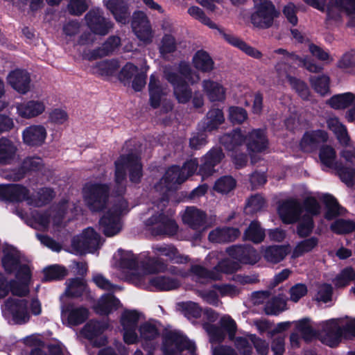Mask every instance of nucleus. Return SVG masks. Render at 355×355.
<instances>
[{
  "label": "nucleus",
  "mask_w": 355,
  "mask_h": 355,
  "mask_svg": "<svg viewBox=\"0 0 355 355\" xmlns=\"http://www.w3.org/2000/svg\"><path fill=\"white\" fill-rule=\"evenodd\" d=\"M139 340L141 342L143 348L144 349H149L146 355H153L151 350L154 348L153 341L159 334L156 325L150 322H144L139 326ZM133 355H144V354L140 349H137Z\"/></svg>",
  "instance_id": "obj_27"
},
{
  "label": "nucleus",
  "mask_w": 355,
  "mask_h": 355,
  "mask_svg": "<svg viewBox=\"0 0 355 355\" xmlns=\"http://www.w3.org/2000/svg\"><path fill=\"white\" fill-rule=\"evenodd\" d=\"M129 211L127 201L119 197L99 221L100 228L107 236L119 234L122 229L121 216Z\"/></svg>",
  "instance_id": "obj_11"
},
{
  "label": "nucleus",
  "mask_w": 355,
  "mask_h": 355,
  "mask_svg": "<svg viewBox=\"0 0 355 355\" xmlns=\"http://www.w3.org/2000/svg\"><path fill=\"white\" fill-rule=\"evenodd\" d=\"M131 27L136 37L143 44L147 45L153 42L154 32L146 13L140 10L133 12Z\"/></svg>",
  "instance_id": "obj_20"
},
{
  "label": "nucleus",
  "mask_w": 355,
  "mask_h": 355,
  "mask_svg": "<svg viewBox=\"0 0 355 355\" xmlns=\"http://www.w3.org/2000/svg\"><path fill=\"white\" fill-rule=\"evenodd\" d=\"M225 121V116L221 109L213 107L210 109L202 121L203 128L205 131H212L217 129Z\"/></svg>",
  "instance_id": "obj_46"
},
{
  "label": "nucleus",
  "mask_w": 355,
  "mask_h": 355,
  "mask_svg": "<svg viewBox=\"0 0 355 355\" xmlns=\"http://www.w3.org/2000/svg\"><path fill=\"white\" fill-rule=\"evenodd\" d=\"M139 313L136 311H124L120 319V323L123 332V340L127 344H134L139 341L137 333Z\"/></svg>",
  "instance_id": "obj_22"
},
{
  "label": "nucleus",
  "mask_w": 355,
  "mask_h": 355,
  "mask_svg": "<svg viewBox=\"0 0 355 355\" xmlns=\"http://www.w3.org/2000/svg\"><path fill=\"white\" fill-rule=\"evenodd\" d=\"M165 78L173 85V93L180 103H187L192 96L191 89L186 81L191 85L196 83L200 80V76L196 72L191 70L189 64L182 62L179 67L166 66L164 69Z\"/></svg>",
  "instance_id": "obj_3"
},
{
  "label": "nucleus",
  "mask_w": 355,
  "mask_h": 355,
  "mask_svg": "<svg viewBox=\"0 0 355 355\" xmlns=\"http://www.w3.org/2000/svg\"><path fill=\"white\" fill-rule=\"evenodd\" d=\"M2 265L8 272L16 271V274L21 270L22 266H29L26 264H22L19 252L12 246L5 248L3 250V257L2 258Z\"/></svg>",
  "instance_id": "obj_39"
},
{
  "label": "nucleus",
  "mask_w": 355,
  "mask_h": 355,
  "mask_svg": "<svg viewBox=\"0 0 355 355\" xmlns=\"http://www.w3.org/2000/svg\"><path fill=\"white\" fill-rule=\"evenodd\" d=\"M15 280L8 281L3 275H0V300L5 298L10 291L17 296H25L29 293L31 269L22 266L15 275Z\"/></svg>",
  "instance_id": "obj_14"
},
{
  "label": "nucleus",
  "mask_w": 355,
  "mask_h": 355,
  "mask_svg": "<svg viewBox=\"0 0 355 355\" xmlns=\"http://www.w3.org/2000/svg\"><path fill=\"white\" fill-rule=\"evenodd\" d=\"M7 82L19 94H25L30 89L31 77L25 70L17 69L10 71L7 76Z\"/></svg>",
  "instance_id": "obj_34"
},
{
  "label": "nucleus",
  "mask_w": 355,
  "mask_h": 355,
  "mask_svg": "<svg viewBox=\"0 0 355 355\" xmlns=\"http://www.w3.org/2000/svg\"><path fill=\"white\" fill-rule=\"evenodd\" d=\"M240 234L236 228H216L209 234V240L213 243H226L234 241Z\"/></svg>",
  "instance_id": "obj_45"
},
{
  "label": "nucleus",
  "mask_w": 355,
  "mask_h": 355,
  "mask_svg": "<svg viewBox=\"0 0 355 355\" xmlns=\"http://www.w3.org/2000/svg\"><path fill=\"white\" fill-rule=\"evenodd\" d=\"M254 10L251 14L252 24L257 28L266 29L272 26L278 16L275 6L269 0H253Z\"/></svg>",
  "instance_id": "obj_18"
},
{
  "label": "nucleus",
  "mask_w": 355,
  "mask_h": 355,
  "mask_svg": "<svg viewBox=\"0 0 355 355\" xmlns=\"http://www.w3.org/2000/svg\"><path fill=\"white\" fill-rule=\"evenodd\" d=\"M306 214L302 215L297 227V233L300 237H306L311 234L313 229L312 216L320 212V207L317 200L313 198L304 201Z\"/></svg>",
  "instance_id": "obj_23"
},
{
  "label": "nucleus",
  "mask_w": 355,
  "mask_h": 355,
  "mask_svg": "<svg viewBox=\"0 0 355 355\" xmlns=\"http://www.w3.org/2000/svg\"><path fill=\"white\" fill-rule=\"evenodd\" d=\"M47 136L46 128L42 125H32L25 128L22 132L23 141L29 146L42 145Z\"/></svg>",
  "instance_id": "obj_40"
},
{
  "label": "nucleus",
  "mask_w": 355,
  "mask_h": 355,
  "mask_svg": "<svg viewBox=\"0 0 355 355\" xmlns=\"http://www.w3.org/2000/svg\"><path fill=\"white\" fill-rule=\"evenodd\" d=\"M244 238L254 243H259L263 241L265 238V232L261 227L259 223L253 221L245 230L244 233Z\"/></svg>",
  "instance_id": "obj_57"
},
{
  "label": "nucleus",
  "mask_w": 355,
  "mask_h": 355,
  "mask_svg": "<svg viewBox=\"0 0 355 355\" xmlns=\"http://www.w3.org/2000/svg\"><path fill=\"white\" fill-rule=\"evenodd\" d=\"M328 139V134L324 130H317L306 132L300 144L301 149L304 152H312Z\"/></svg>",
  "instance_id": "obj_32"
},
{
  "label": "nucleus",
  "mask_w": 355,
  "mask_h": 355,
  "mask_svg": "<svg viewBox=\"0 0 355 355\" xmlns=\"http://www.w3.org/2000/svg\"><path fill=\"white\" fill-rule=\"evenodd\" d=\"M120 302L112 294H104L94 306V311L99 315H108L116 310Z\"/></svg>",
  "instance_id": "obj_43"
},
{
  "label": "nucleus",
  "mask_w": 355,
  "mask_h": 355,
  "mask_svg": "<svg viewBox=\"0 0 355 355\" xmlns=\"http://www.w3.org/2000/svg\"><path fill=\"white\" fill-rule=\"evenodd\" d=\"M319 157L321 163L326 167L336 170L340 180L347 186L355 184V170L351 167L343 166L336 162V152L329 146H324L320 150Z\"/></svg>",
  "instance_id": "obj_16"
},
{
  "label": "nucleus",
  "mask_w": 355,
  "mask_h": 355,
  "mask_svg": "<svg viewBox=\"0 0 355 355\" xmlns=\"http://www.w3.org/2000/svg\"><path fill=\"white\" fill-rule=\"evenodd\" d=\"M108 196L109 188L105 184L87 183L83 188L84 201L92 211H101L107 207Z\"/></svg>",
  "instance_id": "obj_15"
},
{
  "label": "nucleus",
  "mask_w": 355,
  "mask_h": 355,
  "mask_svg": "<svg viewBox=\"0 0 355 355\" xmlns=\"http://www.w3.org/2000/svg\"><path fill=\"white\" fill-rule=\"evenodd\" d=\"M274 53L279 55L278 58L281 60L275 66L279 83H288L302 98L308 99L310 94L309 89L304 82L292 76L291 64L302 66L311 73L321 71L322 67L307 58H301L284 49H276Z\"/></svg>",
  "instance_id": "obj_2"
},
{
  "label": "nucleus",
  "mask_w": 355,
  "mask_h": 355,
  "mask_svg": "<svg viewBox=\"0 0 355 355\" xmlns=\"http://www.w3.org/2000/svg\"><path fill=\"white\" fill-rule=\"evenodd\" d=\"M28 189L19 184L0 185V199L11 202L26 200L28 204L35 207H41L54 197V192L51 189L42 188L34 198H28Z\"/></svg>",
  "instance_id": "obj_7"
},
{
  "label": "nucleus",
  "mask_w": 355,
  "mask_h": 355,
  "mask_svg": "<svg viewBox=\"0 0 355 355\" xmlns=\"http://www.w3.org/2000/svg\"><path fill=\"white\" fill-rule=\"evenodd\" d=\"M288 251V245H272L265 249L263 256L266 261L277 263L285 258Z\"/></svg>",
  "instance_id": "obj_48"
},
{
  "label": "nucleus",
  "mask_w": 355,
  "mask_h": 355,
  "mask_svg": "<svg viewBox=\"0 0 355 355\" xmlns=\"http://www.w3.org/2000/svg\"><path fill=\"white\" fill-rule=\"evenodd\" d=\"M17 113L24 119H31L42 114L46 110L42 100H31L16 105Z\"/></svg>",
  "instance_id": "obj_37"
},
{
  "label": "nucleus",
  "mask_w": 355,
  "mask_h": 355,
  "mask_svg": "<svg viewBox=\"0 0 355 355\" xmlns=\"http://www.w3.org/2000/svg\"><path fill=\"white\" fill-rule=\"evenodd\" d=\"M139 73L137 66L130 62H128L120 71L119 79L124 85H129L132 78Z\"/></svg>",
  "instance_id": "obj_62"
},
{
  "label": "nucleus",
  "mask_w": 355,
  "mask_h": 355,
  "mask_svg": "<svg viewBox=\"0 0 355 355\" xmlns=\"http://www.w3.org/2000/svg\"><path fill=\"white\" fill-rule=\"evenodd\" d=\"M68 210H70L72 214H76L78 207L73 202H69L65 200H62L53 209L35 216L34 223L31 224V226L40 230H45L52 223L53 227H59L62 225L64 216L68 214Z\"/></svg>",
  "instance_id": "obj_10"
},
{
  "label": "nucleus",
  "mask_w": 355,
  "mask_h": 355,
  "mask_svg": "<svg viewBox=\"0 0 355 355\" xmlns=\"http://www.w3.org/2000/svg\"><path fill=\"white\" fill-rule=\"evenodd\" d=\"M194 67L203 71L208 72L213 69L214 62L209 55L204 51H198L193 58Z\"/></svg>",
  "instance_id": "obj_54"
},
{
  "label": "nucleus",
  "mask_w": 355,
  "mask_h": 355,
  "mask_svg": "<svg viewBox=\"0 0 355 355\" xmlns=\"http://www.w3.org/2000/svg\"><path fill=\"white\" fill-rule=\"evenodd\" d=\"M85 19L89 29L96 35H105L114 26L110 19L105 17L103 10L100 8L91 9Z\"/></svg>",
  "instance_id": "obj_21"
},
{
  "label": "nucleus",
  "mask_w": 355,
  "mask_h": 355,
  "mask_svg": "<svg viewBox=\"0 0 355 355\" xmlns=\"http://www.w3.org/2000/svg\"><path fill=\"white\" fill-rule=\"evenodd\" d=\"M152 252L157 259L149 258L146 263H149V260H160L159 258L164 257L168 261L173 263L184 264L189 261L188 255L180 252L178 248L173 244L157 243L152 246Z\"/></svg>",
  "instance_id": "obj_24"
},
{
  "label": "nucleus",
  "mask_w": 355,
  "mask_h": 355,
  "mask_svg": "<svg viewBox=\"0 0 355 355\" xmlns=\"http://www.w3.org/2000/svg\"><path fill=\"white\" fill-rule=\"evenodd\" d=\"M309 6L325 12L327 21H338L340 12L345 11L350 15L349 24L355 26V0H303Z\"/></svg>",
  "instance_id": "obj_9"
},
{
  "label": "nucleus",
  "mask_w": 355,
  "mask_h": 355,
  "mask_svg": "<svg viewBox=\"0 0 355 355\" xmlns=\"http://www.w3.org/2000/svg\"><path fill=\"white\" fill-rule=\"evenodd\" d=\"M114 266L121 275V278L138 286L156 291H171L180 286V282L175 277L159 275L150 277L151 273L164 272L168 264L163 260H149L144 263L140 257L131 251L119 249L114 254Z\"/></svg>",
  "instance_id": "obj_1"
},
{
  "label": "nucleus",
  "mask_w": 355,
  "mask_h": 355,
  "mask_svg": "<svg viewBox=\"0 0 355 355\" xmlns=\"http://www.w3.org/2000/svg\"><path fill=\"white\" fill-rule=\"evenodd\" d=\"M319 243L318 238L312 236L298 242L293 250L292 257L297 258L311 252Z\"/></svg>",
  "instance_id": "obj_50"
},
{
  "label": "nucleus",
  "mask_w": 355,
  "mask_h": 355,
  "mask_svg": "<svg viewBox=\"0 0 355 355\" xmlns=\"http://www.w3.org/2000/svg\"><path fill=\"white\" fill-rule=\"evenodd\" d=\"M167 201L162 198L157 204V210L148 218L145 224L150 227L152 233L155 235L171 236L178 232V225L168 214H166L163 207L166 206Z\"/></svg>",
  "instance_id": "obj_13"
},
{
  "label": "nucleus",
  "mask_w": 355,
  "mask_h": 355,
  "mask_svg": "<svg viewBox=\"0 0 355 355\" xmlns=\"http://www.w3.org/2000/svg\"><path fill=\"white\" fill-rule=\"evenodd\" d=\"M178 43L175 37L168 33H165L159 45V51L162 56L172 53L177 50Z\"/></svg>",
  "instance_id": "obj_61"
},
{
  "label": "nucleus",
  "mask_w": 355,
  "mask_h": 355,
  "mask_svg": "<svg viewBox=\"0 0 355 355\" xmlns=\"http://www.w3.org/2000/svg\"><path fill=\"white\" fill-rule=\"evenodd\" d=\"M127 169L130 172V180L135 184L139 183L142 177V166L137 155L132 153L123 155L115 162L114 182L119 195L122 194L125 190Z\"/></svg>",
  "instance_id": "obj_8"
},
{
  "label": "nucleus",
  "mask_w": 355,
  "mask_h": 355,
  "mask_svg": "<svg viewBox=\"0 0 355 355\" xmlns=\"http://www.w3.org/2000/svg\"><path fill=\"white\" fill-rule=\"evenodd\" d=\"M102 241L98 234L92 227L86 228L82 234L73 238L71 248L76 254L93 253Z\"/></svg>",
  "instance_id": "obj_19"
},
{
  "label": "nucleus",
  "mask_w": 355,
  "mask_h": 355,
  "mask_svg": "<svg viewBox=\"0 0 355 355\" xmlns=\"http://www.w3.org/2000/svg\"><path fill=\"white\" fill-rule=\"evenodd\" d=\"M246 141L248 149L254 153H261L267 149L268 141L265 131L261 129H254L248 135Z\"/></svg>",
  "instance_id": "obj_41"
},
{
  "label": "nucleus",
  "mask_w": 355,
  "mask_h": 355,
  "mask_svg": "<svg viewBox=\"0 0 355 355\" xmlns=\"http://www.w3.org/2000/svg\"><path fill=\"white\" fill-rule=\"evenodd\" d=\"M329 78L327 75L312 76L309 82L313 89L321 96H324L329 92Z\"/></svg>",
  "instance_id": "obj_56"
},
{
  "label": "nucleus",
  "mask_w": 355,
  "mask_h": 355,
  "mask_svg": "<svg viewBox=\"0 0 355 355\" xmlns=\"http://www.w3.org/2000/svg\"><path fill=\"white\" fill-rule=\"evenodd\" d=\"M17 156V147L6 138L0 139V164H8L14 161Z\"/></svg>",
  "instance_id": "obj_47"
},
{
  "label": "nucleus",
  "mask_w": 355,
  "mask_h": 355,
  "mask_svg": "<svg viewBox=\"0 0 355 355\" xmlns=\"http://www.w3.org/2000/svg\"><path fill=\"white\" fill-rule=\"evenodd\" d=\"M1 311L5 317L10 315L15 324H22L30 320L31 315L37 316L42 313V304L37 298L28 301L9 297L1 305Z\"/></svg>",
  "instance_id": "obj_6"
},
{
  "label": "nucleus",
  "mask_w": 355,
  "mask_h": 355,
  "mask_svg": "<svg viewBox=\"0 0 355 355\" xmlns=\"http://www.w3.org/2000/svg\"><path fill=\"white\" fill-rule=\"evenodd\" d=\"M331 230L336 234H346L355 230V222L339 219L333 223Z\"/></svg>",
  "instance_id": "obj_64"
},
{
  "label": "nucleus",
  "mask_w": 355,
  "mask_h": 355,
  "mask_svg": "<svg viewBox=\"0 0 355 355\" xmlns=\"http://www.w3.org/2000/svg\"><path fill=\"white\" fill-rule=\"evenodd\" d=\"M178 306L188 318H198L202 314L201 307L197 303L191 301L180 302Z\"/></svg>",
  "instance_id": "obj_60"
},
{
  "label": "nucleus",
  "mask_w": 355,
  "mask_h": 355,
  "mask_svg": "<svg viewBox=\"0 0 355 355\" xmlns=\"http://www.w3.org/2000/svg\"><path fill=\"white\" fill-rule=\"evenodd\" d=\"M322 200L326 205L327 211L325 218L331 220L344 212V209L340 206L337 200L330 194H324L322 196Z\"/></svg>",
  "instance_id": "obj_51"
},
{
  "label": "nucleus",
  "mask_w": 355,
  "mask_h": 355,
  "mask_svg": "<svg viewBox=\"0 0 355 355\" xmlns=\"http://www.w3.org/2000/svg\"><path fill=\"white\" fill-rule=\"evenodd\" d=\"M42 166V160L40 157H28L23 162L21 171L9 175H4V177L14 181L19 180L24 177L26 171L39 170Z\"/></svg>",
  "instance_id": "obj_49"
},
{
  "label": "nucleus",
  "mask_w": 355,
  "mask_h": 355,
  "mask_svg": "<svg viewBox=\"0 0 355 355\" xmlns=\"http://www.w3.org/2000/svg\"><path fill=\"white\" fill-rule=\"evenodd\" d=\"M89 316V311L83 306H63L61 309L62 323L68 326H78L83 323Z\"/></svg>",
  "instance_id": "obj_28"
},
{
  "label": "nucleus",
  "mask_w": 355,
  "mask_h": 355,
  "mask_svg": "<svg viewBox=\"0 0 355 355\" xmlns=\"http://www.w3.org/2000/svg\"><path fill=\"white\" fill-rule=\"evenodd\" d=\"M229 254L240 263L245 264H254L259 259L257 252L251 246L236 245L228 248Z\"/></svg>",
  "instance_id": "obj_36"
},
{
  "label": "nucleus",
  "mask_w": 355,
  "mask_h": 355,
  "mask_svg": "<svg viewBox=\"0 0 355 355\" xmlns=\"http://www.w3.org/2000/svg\"><path fill=\"white\" fill-rule=\"evenodd\" d=\"M222 150L219 148H214L209 151L202 158L203 163L199 170V174L202 179L211 175L214 172V166L223 158Z\"/></svg>",
  "instance_id": "obj_38"
},
{
  "label": "nucleus",
  "mask_w": 355,
  "mask_h": 355,
  "mask_svg": "<svg viewBox=\"0 0 355 355\" xmlns=\"http://www.w3.org/2000/svg\"><path fill=\"white\" fill-rule=\"evenodd\" d=\"M202 90L211 102H223L226 98V89L219 83L212 80L202 82Z\"/></svg>",
  "instance_id": "obj_42"
},
{
  "label": "nucleus",
  "mask_w": 355,
  "mask_h": 355,
  "mask_svg": "<svg viewBox=\"0 0 355 355\" xmlns=\"http://www.w3.org/2000/svg\"><path fill=\"white\" fill-rule=\"evenodd\" d=\"M239 268L236 261L225 259L218 263L211 270H208L202 266L193 264L191 266L189 272H184L180 268L175 266H171L169 271L177 275L187 277L190 275L193 280L199 284H206L210 281L220 280L222 278L223 273H232L237 270Z\"/></svg>",
  "instance_id": "obj_4"
},
{
  "label": "nucleus",
  "mask_w": 355,
  "mask_h": 355,
  "mask_svg": "<svg viewBox=\"0 0 355 355\" xmlns=\"http://www.w3.org/2000/svg\"><path fill=\"white\" fill-rule=\"evenodd\" d=\"M206 217L205 212L195 207H187L182 215L183 223L198 231L205 228Z\"/></svg>",
  "instance_id": "obj_35"
},
{
  "label": "nucleus",
  "mask_w": 355,
  "mask_h": 355,
  "mask_svg": "<svg viewBox=\"0 0 355 355\" xmlns=\"http://www.w3.org/2000/svg\"><path fill=\"white\" fill-rule=\"evenodd\" d=\"M304 209L299 200L293 198L284 201L278 208L279 215L286 224H293L300 220Z\"/></svg>",
  "instance_id": "obj_26"
},
{
  "label": "nucleus",
  "mask_w": 355,
  "mask_h": 355,
  "mask_svg": "<svg viewBox=\"0 0 355 355\" xmlns=\"http://www.w3.org/2000/svg\"><path fill=\"white\" fill-rule=\"evenodd\" d=\"M355 101V95L352 92H345L333 96L329 101V105L334 109L342 110L349 107Z\"/></svg>",
  "instance_id": "obj_53"
},
{
  "label": "nucleus",
  "mask_w": 355,
  "mask_h": 355,
  "mask_svg": "<svg viewBox=\"0 0 355 355\" xmlns=\"http://www.w3.org/2000/svg\"><path fill=\"white\" fill-rule=\"evenodd\" d=\"M327 125L328 128L336 135L339 143L346 147L340 153L341 157L345 159L346 165L355 164V148L352 146L345 125L336 116L328 118Z\"/></svg>",
  "instance_id": "obj_17"
},
{
  "label": "nucleus",
  "mask_w": 355,
  "mask_h": 355,
  "mask_svg": "<svg viewBox=\"0 0 355 355\" xmlns=\"http://www.w3.org/2000/svg\"><path fill=\"white\" fill-rule=\"evenodd\" d=\"M353 281H355V270L348 266L341 270L332 282L336 287L343 288Z\"/></svg>",
  "instance_id": "obj_55"
},
{
  "label": "nucleus",
  "mask_w": 355,
  "mask_h": 355,
  "mask_svg": "<svg viewBox=\"0 0 355 355\" xmlns=\"http://www.w3.org/2000/svg\"><path fill=\"white\" fill-rule=\"evenodd\" d=\"M214 29L217 31L218 35H220L228 44L238 48L249 56L257 59H259L262 56L261 53L259 50L248 45L243 40L236 37V35L230 33H227L223 28L216 25V28Z\"/></svg>",
  "instance_id": "obj_31"
},
{
  "label": "nucleus",
  "mask_w": 355,
  "mask_h": 355,
  "mask_svg": "<svg viewBox=\"0 0 355 355\" xmlns=\"http://www.w3.org/2000/svg\"><path fill=\"white\" fill-rule=\"evenodd\" d=\"M148 91L150 105L156 108L165 100L169 89L167 85L162 84L155 74H152L150 77Z\"/></svg>",
  "instance_id": "obj_33"
},
{
  "label": "nucleus",
  "mask_w": 355,
  "mask_h": 355,
  "mask_svg": "<svg viewBox=\"0 0 355 355\" xmlns=\"http://www.w3.org/2000/svg\"><path fill=\"white\" fill-rule=\"evenodd\" d=\"M236 186V181L231 176H223L218 179L214 187V189L218 193H227Z\"/></svg>",
  "instance_id": "obj_63"
},
{
  "label": "nucleus",
  "mask_w": 355,
  "mask_h": 355,
  "mask_svg": "<svg viewBox=\"0 0 355 355\" xmlns=\"http://www.w3.org/2000/svg\"><path fill=\"white\" fill-rule=\"evenodd\" d=\"M107 328L108 324L107 322L90 320L84 326L81 334L89 340L94 346L101 347L105 345L107 343V338L102 336V334Z\"/></svg>",
  "instance_id": "obj_25"
},
{
  "label": "nucleus",
  "mask_w": 355,
  "mask_h": 355,
  "mask_svg": "<svg viewBox=\"0 0 355 355\" xmlns=\"http://www.w3.org/2000/svg\"><path fill=\"white\" fill-rule=\"evenodd\" d=\"M320 327V339L329 347L337 345L343 336H355V319L348 317L322 322Z\"/></svg>",
  "instance_id": "obj_5"
},
{
  "label": "nucleus",
  "mask_w": 355,
  "mask_h": 355,
  "mask_svg": "<svg viewBox=\"0 0 355 355\" xmlns=\"http://www.w3.org/2000/svg\"><path fill=\"white\" fill-rule=\"evenodd\" d=\"M252 343L254 345L257 352L261 355H266L268 354V343L255 336H251L250 341L243 337H237L234 339L235 346L241 355H251L252 352Z\"/></svg>",
  "instance_id": "obj_29"
},
{
  "label": "nucleus",
  "mask_w": 355,
  "mask_h": 355,
  "mask_svg": "<svg viewBox=\"0 0 355 355\" xmlns=\"http://www.w3.org/2000/svg\"><path fill=\"white\" fill-rule=\"evenodd\" d=\"M86 286L82 279L74 278L67 283L64 295L76 297L80 296L85 291Z\"/></svg>",
  "instance_id": "obj_59"
},
{
  "label": "nucleus",
  "mask_w": 355,
  "mask_h": 355,
  "mask_svg": "<svg viewBox=\"0 0 355 355\" xmlns=\"http://www.w3.org/2000/svg\"><path fill=\"white\" fill-rule=\"evenodd\" d=\"M103 6L119 24L125 25L130 21L129 4L124 0H103Z\"/></svg>",
  "instance_id": "obj_30"
},
{
  "label": "nucleus",
  "mask_w": 355,
  "mask_h": 355,
  "mask_svg": "<svg viewBox=\"0 0 355 355\" xmlns=\"http://www.w3.org/2000/svg\"><path fill=\"white\" fill-rule=\"evenodd\" d=\"M119 67L116 60H103L96 63L92 67V72L102 76H109L116 72Z\"/></svg>",
  "instance_id": "obj_52"
},
{
  "label": "nucleus",
  "mask_w": 355,
  "mask_h": 355,
  "mask_svg": "<svg viewBox=\"0 0 355 355\" xmlns=\"http://www.w3.org/2000/svg\"><path fill=\"white\" fill-rule=\"evenodd\" d=\"M246 138L240 129H235L232 132L223 135L220 141L229 151L237 152L239 147L245 141Z\"/></svg>",
  "instance_id": "obj_44"
},
{
  "label": "nucleus",
  "mask_w": 355,
  "mask_h": 355,
  "mask_svg": "<svg viewBox=\"0 0 355 355\" xmlns=\"http://www.w3.org/2000/svg\"><path fill=\"white\" fill-rule=\"evenodd\" d=\"M264 309L268 315H277L286 309V301L280 295L272 297L266 302Z\"/></svg>",
  "instance_id": "obj_58"
},
{
  "label": "nucleus",
  "mask_w": 355,
  "mask_h": 355,
  "mask_svg": "<svg viewBox=\"0 0 355 355\" xmlns=\"http://www.w3.org/2000/svg\"><path fill=\"white\" fill-rule=\"evenodd\" d=\"M198 162L196 159H190L184 163L182 168L178 166L169 167L160 182L155 186L157 190H162V184L165 188L164 192L176 189L177 186L183 183L189 177L196 171Z\"/></svg>",
  "instance_id": "obj_12"
}]
</instances>
